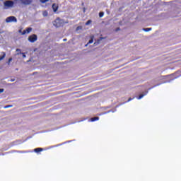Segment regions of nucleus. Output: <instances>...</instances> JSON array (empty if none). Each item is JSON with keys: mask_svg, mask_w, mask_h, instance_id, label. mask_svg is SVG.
<instances>
[{"mask_svg": "<svg viewBox=\"0 0 181 181\" xmlns=\"http://www.w3.org/2000/svg\"><path fill=\"white\" fill-rule=\"evenodd\" d=\"M91 22H93L91 20H88L86 23V25L88 26V25H90V23H91Z\"/></svg>", "mask_w": 181, "mask_h": 181, "instance_id": "15", "label": "nucleus"}, {"mask_svg": "<svg viewBox=\"0 0 181 181\" xmlns=\"http://www.w3.org/2000/svg\"><path fill=\"white\" fill-rule=\"evenodd\" d=\"M52 9H53L54 12H57V10L59 9V5H57L56 4H53Z\"/></svg>", "mask_w": 181, "mask_h": 181, "instance_id": "7", "label": "nucleus"}, {"mask_svg": "<svg viewBox=\"0 0 181 181\" xmlns=\"http://www.w3.org/2000/svg\"><path fill=\"white\" fill-rule=\"evenodd\" d=\"M23 5H30L32 0H20Z\"/></svg>", "mask_w": 181, "mask_h": 181, "instance_id": "6", "label": "nucleus"}, {"mask_svg": "<svg viewBox=\"0 0 181 181\" xmlns=\"http://www.w3.org/2000/svg\"><path fill=\"white\" fill-rule=\"evenodd\" d=\"M60 18H57L54 21V26H56V28H60V26H62V23Z\"/></svg>", "mask_w": 181, "mask_h": 181, "instance_id": "3", "label": "nucleus"}, {"mask_svg": "<svg viewBox=\"0 0 181 181\" xmlns=\"http://www.w3.org/2000/svg\"><path fill=\"white\" fill-rule=\"evenodd\" d=\"M103 39H105V37H100L98 40V42H101V40H103Z\"/></svg>", "mask_w": 181, "mask_h": 181, "instance_id": "18", "label": "nucleus"}, {"mask_svg": "<svg viewBox=\"0 0 181 181\" xmlns=\"http://www.w3.org/2000/svg\"><path fill=\"white\" fill-rule=\"evenodd\" d=\"M40 2H41V4H46V2H49V0H40Z\"/></svg>", "mask_w": 181, "mask_h": 181, "instance_id": "14", "label": "nucleus"}, {"mask_svg": "<svg viewBox=\"0 0 181 181\" xmlns=\"http://www.w3.org/2000/svg\"><path fill=\"white\" fill-rule=\"evenodd\" d=\"M32 32V28H27L25 30H24L21 35H26V33H30Z\"/></svg>", "mask_w": 181, "mask_h": 181, "instance_id": "5", "label": "nucleus"}, {"mask_svg": "<svg viewBox=\"0 0 181 181\" xmlns=\"http://www.w3.org/2000/svg\"><path fill=\"white\" fill-rule=\"evenodd\" d=\"M12 62V58H9L8 61V64H11V62Z\"/></svg>", "mask_w": 181, "mask_h": 181, "instance_id": "19", "label": "nucleus"}, {"mask_svg": "<svg viewBox=\"0 0 181 181\" xmlns=\"http://www.w3.org/2000/svg\"><path fill=\"white\" fill-rule=\"evenodd\" d=\"M16 52H17V54H22V51L21 50V49H16Z\"/></svg>", "mask_w": 181, "mask_h": 181, "instance_id": "13", "label": "nucleus"}, {"mask_svg": "<svg viewBox=\"0 0 181 181\" xmlns=\"http://www.w3.org/2000/svg\"><path fill=\"white\" fill-rule=\"evenodd\" d=\"M37 40V35L35 34H33L28 37V41L30 42V43H35Z\"/></svg>", "mask_w": 181, "mask_h": 181, "instance_id": "1", "label": "nucleus"}, {"mask_svg": "<svg viewBox=\"0 0 181 181\" xmlns=\"http://www.w3.org/2000/svg\"><path fill=\"white\" fill-rule=\"evenodd\" d=\"M132 100V98H129L127 100V102L129 103V101H131Z\"/></svg>", "mask_w": 181, "mask_h": 181, "instance_id": "25", "label": "nucleus"}, {"mask_svg": "<svg viewBox=\"0 0 181 181\" xmlns=\"http://www.w3.org/2000/svg\"><path fill=\"white\" fill-rule=\"evenodd\" d=\"M116 32H118V30H121V28H116Z\"/></svg>", "mask_w": 181, "mask_h": 181, "instance_id": "24", "label": "nucleus"}, {"mask_svg": "<svg viewBox=\"0 0 181 181\" xmlns=\"http://www.w3.org/2000/svg\"><path fill=\"white\" fill-rule=\"evenodd\" d=\"M11 81H15V79H11Z\"/></svg>", "mask_w": 181, "mask_h": 181, "instance_id": "27", "label": "nucleus"}, {"mask_svg": "<svg viewBox=\"0 0 181 181\" xmlns=\"http://www.w3.org/2000/svg\"><path fill=\"white\" fill-rule=\"evenodd\" d=\"M19 32L21 33V32H22V30H19Z\"/></svg>", "mask_w": 181, "mask_h": 181, "instance_id": "28", "label": "nucleus"}, {"mask_svg": "<svg viewBox=\"0 0 181 181\" xmlns=\"http://www.w3.org/2000/svg\"><path fill=\"white\" fill-rule=\"evenodd\" d=\"M63 41H64V42H67V39L64 38V39L63 40Z\"/></svg>", "mask_w": 181, "mask_h": 181, "instance_id": "26", "label": "nucleus"}, {"mask_svg": "<svg viewBox=\"0 0 181 181\" xmlns=\"http://www.w3.org/2000/svg\"><path fill=\"white\" fill-rule=\"evenodd\" d=\"M98 119H100V117H95L90 118L91 122H94V121H98Z\"/></svg>", "mask_w": 181, "mask_h": 181, "instance_id": "11", "label": "nucleus"}, {"mask_svg": "<svg viewBox=\"0 0 181 181\" xmlns=\"http://www.w3.org/2000/svg\"><path fill=\"white\" fill-rule=\"evenodd\" d=\"M43 151V148H36L34 149V152L36 153H39V152H42Z\"/></svg>", "mask_w": 181, "mask_h": 181, "instance_id": "9", "label": "nucleus"}, {"mask_svg": "<svg viewBox=\"0 0 181 181\" xmlns=\"http://www.w3.org/2000/svg\"><path fill=\"white\" fill-rule=\"evenodd\" d=\"M104 16V12H100L99 13V18H103Z\"/></svg>", "mask_w": 181, "mask_h": 181, "instance_id": "16", "label": "nucleus"}, {"mask_svg": "<svg viewBox=\"0 0 181 181\" xmlns=\"http://www.w3.org/2000/svg\"><path fill=\"white\" fill-rule=\"evenodd\" d=\"M11 107H12V105H6L4 108H11Z\"/></svg>", "mask_w": 181, "mask_h": 181, "instance_id": "21", "label": "nucleus"}, {"mask_svg": "<svg viewBox=\"0 0 181 181\" xmlns=\"http://www.w3.org/2000/svg\"><path fill=\"white\" fill-rule=\"evenodd\" d=\"M81 29H82V27L81 26H78L76 28V30H80Z\"/></svg>", "mask_w": 181, "mask_h": 181, "instance_id": "20", "label": "nucleus"}, {"mask_svg": "<svg viewBox=\"0 0 181 181\" xmlns=\"http://www.w3.org/2000/svg\"><path fill=\"white\" fill-rule=\"evenodd\" d=\"M1 54H2V56L0 57V62L1 60H4V59H5L6 56V54L4 52H2Z\"/></svg>", "mask_w": 181, "mask_h": 181, "instance_id": "10", "label": "nucleus"}, {"mask_svg": "<svg viewBox=\"0 0 181 181\" xmlns=\"http://www.w3.org/2000/svg\"><path fill=\"white\" fill-rule=\"evenodd\" d=\"M13 4H14L13 1L11 0H8V1H6V2H4L5 6H8V7L13 6Z\"/></svg>", "mask_w": 181, "mask_h": 181, "instance_id": "4", "label": "nucleus"}, {"mask_svg": "<svg viewBox=\"0 0 181 181\" xmlns=\"http://www.w3.org/2000/svg\"><path fill=\"white\" fill-rule=\"evenodd\" d=\"M146 94H148V91H146L143 94L139 95V96L137 98V100H141V98H144V97H145Z\"/></svg>", "mask_w": 181, "mask_h": 181, "instance_id": "8", "label": "nucleus"}, {"mask_svg": "<svg viewBox=\"0 0 181 181\" xmlns=\"http://www.w3.org/2000/svg\"><path fill=\"white\" fill-rule=\"evenodd\" d=\"M6 23H11V22H18V19L15 16H9L6 18Z\"/></svg>", "mask_w": 181, "mask_h": 181, "instance_id": "2", "label": "nucleus"}, {"mask_svg": "<svg viewBox=\"0 0 181 181\" xmlns=\"http://www.w3.org/2000/svg\"><path fill=\"white\" fill-rule=\"evenodd\" d=\"M4 88H0V93H4Z\"/></svg>", "mask_w": 181, "mask_h": 181, "instance_id": "23", "label": "nucleus"}, {"mask_svg": "<svg viewBox=\"0 0 181 181\" xmlns=\"http://www.w3.org/2000/svg\"><path fill=\"white\" fill-rule=\"evenodd\" d=\"M94 42V36L90 37V40L88 41V45H91Z\"/></svg>", "mask_w": 181, "mask_h": 181, "instance_id": "12", "label": "nucleus"}, {"mask_svg": "<svg viewBox=\"0 0 181 181\" xmlns=\"http://www.w3.org/2000/svg\"><path fill=\"white\" fill-rule=\"evenodd\" d=\"M21 54L23 55V58L26 57V54H25V53L22 52Z\"/></svg>", "mask_w": 181, "mask_h": 181, "instance_id": "22", "label": "nucleus"}, {"mask_svg": "<svg viewBox=\"0 0 181 181\" xmlns=\"http://www.w3.org/2000/svg\"><path fill=\"white\" fill-rule=\"evenodd\" d=\"M144 32H149V30H152V28H144Z\"/></svg>", "mask_w": 181, "mask_h": 181, "instance_id": "17", "label": "nucleus"}]
</instances>
